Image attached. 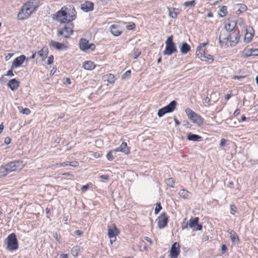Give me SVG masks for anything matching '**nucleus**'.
Returning a JSON list of instances; mask_svg holds the SVG:
<instances>
[{"label":"nucleus","instance_id":"f257e3e1","mask_svg":"<svg viewBox=\"0 0 258 258\" xmlns=\"http://www.w3.org/2000/svg\"><path fill=\"white\" fill-rule=\"evenodd\" d=\"M223 34L221 32L219 37V42L221 45H223L222 43L227 42L228 41L231 43V46L235 45L239 41V30H235L232 32H229L226 36H224Z\"/></svg>","mask_w":258,"mask_h":258},{"label":"nucleus","instance_id":"f03ea898","mask_svg":"<svg viewBox=\"0 0 258 258\" xmlns=\"http://www.w3.org/2000/svg\"><path fill=\"white\" fill-rule=\"evenodd\" d=\"M7 244L6 249L10 251H13L17 250L19 248L18 241L16 235L12 233L8 235L6 239Z\"/></svg>","mask_w":258,"mask_h":258},{"label":"nucleus","instance_id":"7ed1b4c3","mask_svg":"<svg viewBox=\"0 0 258 258\" xmlns=\"http://www.w3.org/2000/svg\"><path fill=\"white\" fill-rule=\"evenodd\" d=\"M173 35H170L167 38V39L165 41L166 47L165 50L163 51V54L164 55H170L172 53L177 51L176 46L173 41Z\"/></svg>","mask_w":258,"mask_h":258},{"label":"nucleus","instance_id":"20e7f679","mask_svg":"<svg viewBox=\"0 0 258 258\" xmlns=\"http://www.w3.org/2000/svg\"><path fill=\"white\" fill-rule=\"evenodd\" d=\"M185 111L188 117L194 123L198 126L203 124L204 122L203 118L200 115L195 112L192 109L189 108H187Z\"/></svg>","mask_w":258,"mask_h":258},{"label":"nucleus","instance_id":"39448f33","mask_svg":"<svg viewBox=\"0 0 258 258\" xmlns=\"http://www.w3.org/2000/svg\"><path fill=\"white\" fill-rule=\"evenodd\" d=\"M25 164L22 160H14L7 164V170L11 172L13 171H19L23 168Z\"/></svg>","mask_w":258,"mask_h":258},{"label":"nucleus","instance_id":"423d86ee","mask_svg":"<svg viewBox=\"0 0 258 258\" xmlns=\"http://www.w3.org/2000/svg\"><path fill=\"white\" fill-rule=\"evenodd\" d=\"M176 104L177 102L175 100L171 101L169 104L159 109L157 113L158 116L161 117L166 113L173 112L176 108Z\"/></svg>","mask_w":258,"mask_h":258},{"label":"nucleus","instance_id":"0eeeda50","mask_svg":"<svg viewBox=\"0 0 258 258\" xmlns=\"http://www.w3.org/2000/svg\"><path fill=\"white\" fill-rule=\"evenodd\" d=\"M52 18L54 20L59 22L61 24L67 23L68 19L66 18L64 7H62L60 10L53 14Z\"/></svg>","mask_w":258,"mask_h":258},{"label":"nucleus","instance_id":"6e6552de","mask_svg":"<svg viewBox=\"0 0 258 258\" xmlns=\"http://www.w3.org/2000/svg\"><path fill=\"white\" fill-rule=\"evenodd\" d=\"M79 47L80 49L84 51L87 50H91L93 51L95 49V45L93 43L90 44L89 41L85 38H81L79 40Z\"/></svg>","mask_w":258,"mask_h":258},{"label":"nucleus","instance_id":"1a4fd4ad","mask_svg":"<svg viewBox=\"0 0 258 258\" xmlns=\"http://www.w3.org/2000/svg\"><path fill=\"white\" fill-rule=\"evenodd\" d=\"M32 13L24 5L21 7L17 15V19L19 20H23L29 17Z\"/></svg>","mask_w":258,"mask_h":258},{"label":"nucleus","instance_id":"9d476101","mask_svg":"<svg viewBox=\"0 0 258 258\" xmlns=\"http://www.w3.org/2000/svg\"><path fill=\"white\" fill-rule=\"evenodd\" d=\"M209 44V41L207 40L205 43H201L198 45L197 48L196 54L197 56L201 59V60H207V59H204L203 57H206V53L205 52V46Z\"/></svg>","mask_w":258,"mask_h":258},{"label":"nucleus","instance_id":"9b49d317","mask_svg":"<svg viewBox=\"0 0 258 258\" xmlns=\"http://www.w3.org/2000/svg\"><path fill=\"white\" fill-rule=\"evenodd\" d=\"M158 227L159 229L165 228L168 222V217L166 212H162L157 219Z\"/></svg>","mask_w":258,"mask_h":258},{"label":"nucleus","instance_id":"f8f14e48","mask_svg":"<svg viewBox=\"0 0 258 258\" xmlns=\"http://www.w3.org/2000/svg\"><path fill=\"white\" fill-rule=\"evenodd\" d=\"M64 11L66 13V18L69 17L71 19L68 20L67 23L72 22L76 18L77 12L75 10V8L73 6H69V7H64Z\"/></svg>","mask_w":258,"mask_h":258},{"label":"nucleus","instance_id":"ddd939ff","mask_svg":"<svg viewBox=\"0 0 258 258\" xmlns=\"http://www.w3.org/2000/svg\"><path fill=\"white\" fill-rule=\"evenodd\" d=\"M199 218H191L188 221L189 227L194 231L202 230L203 226L199 224Z\"/></svg>","mask_w":258,"mask_h":258},{"label":"nucleus","instance_id":"4468645a","mask_svg":"<svg viewBox=\"0 0 258 258\" xmlns=\"http://www.w3.org/2000/svg\"><path fill=\"white\" fill-rule=\"evenodd\" d=\"M170 251V258H177L180 253L179 244L177 242H174L172 245Z\"/></svg>","mask_w":258,"mask_h":258},{"label":"nucleus","instance_id":"2eb2a0df","mask_svg":"<svg viewBox=\"0 0 258 258\" xmlns=\"http://www.w3.org/2000/svg\"><path fill=\"white\" fill-rule=\"evenodd\" d=\"M119 231L115 224H111L108 226L107 234L109 238H115L118 234Z\"/></svg>","mask_w":258,"mask_h":258},{"label":"nucleus","instance_id":"dca6fc26","mask_svg":"<svg viewBox=\"0 0 258 258\" xmlns=\"http://www.w3.org/2000/svg\"><path fill=\"white\" fill-rule=\"evenodd\" d=\"M24 5L29 8L32 13H33L39 6V1L38 0H29Z\"/></svg>","mask_w":258,"mask_h":258},{"label":"nucleus","instance_id":"f3484780","mask_svg":"<svg viewBox=\"0 0 258 258\" xmlns=\"http://www.w3.org/2000/svg\"><path fill=\"white\" fill-rule=\"evenodd\" d=\"M26 56L24 55H21L20 56L17 57L14 60L12 64V69L17 68L20 67L26 59Z\"/></svg>","mask_w":258,"mask_h":258},{"label":"nucleus","instance_id":"a211bd4d","mask_svg":"<svg viewBox=\"0 0 258 258\" xmlns=\"http://www.w3.org/2000/svg\"><path fill=\"white\" fill-rule=\"evenodd\" d=\"M49 45L50 47H53L56 50H63L66 49L67 48L63 43L57 42L53 40L49 41Z\"/></svg>","mask_w":258,"mask_h":258},{"label":"nucleus","instance_id":"6ab92c4d","mask_svg":"<svg viewBox=\"0 0 258 258\" xmlns=\"http://www.w3.org/2000/svg\"><path fill=\"white\" fill-rule=\"evenodd\" d=\"M236 26V22L235 21H227L225 25V28L226 30L228 32H231L234 30H237L235 29Z\"/></svg>","mask_w":258,"mask_h":258},{"label":"nucleus","instance_id":"aec40b11","mask_svg":"<svg viewBox=\"0 0 258 258\" xmlns=\"http://www.w3.org/2000/svg\"><path fill=\"white\" fill-rule=\"evenodd\" d=\"M69 26H64L63 28L65 32V38H69L71 35L73 34L74 24L73 23H70Z\"/></svg>","mask_w":258,"mask_h":258},{"label":"nucleus","instance_id":"412c9836","mask_svg":"<svg viewBox=\"0 0 258 258\" xmlns=\"http://www.w3.org/2000/svg\"><path fill=\"white\" fill-rule=\"evenodd\" d=\"M20 83L16 79H13L9 81L8 86L13 91H16L19 87Z\"/></svg>","mask_w":258,"mask_h":258},{"label":"nucleus","instance_id":"4be33fe9","mask_svg":"<svg viewBox=\"0 0 258 258\" xmlns=\"http://www.w3.org/2000/svg\"><path fill=\"white\" fill-rule=\"evenodd\" d=\"M94 4L92 2L87 1L81 5V9L85 12L91 11L93 10Z\"/></svg>","mask_w":258,"mask_h":258},{"label":"nucleus","instance_id":"5701e85b","mask_svg":"<svg viewBox=\"0 0 258 258\" xmlns=\"http://www.w3.org/2000/svg\"><path fill=\"white\" fill-rule=\"evenodd\" d=\"M169 16L172 18L175 19L180 13L181 10L175 8H168Z\"/></svg>","mask_w":258,"mask_h":258},{"label":"nucleus","instance_id":"b1692460","mask_svg":"<svg viewBox=\"0 0 258 258\" xmlns=\"http://www.w3.org/2000/svg\"><path fill=\"white\" fill-rule=\"evenodd\" d=\"M110 32L112 35L118 36L122 33L120 28L117 25H112L110 27Z\"/></svg>","mask_w":258,"mask_h":258},{"label":"nucleus","instance_id":"393cba45","mask_svg":"<svg viewBox=\"0 0 258 258\" xmlns=\"http://www.w3.org/2000/svg\"><path fill=\"white\" fill-rule=\"evenodd\" d=\"M178 195L180 198L184 199H189L192 196V194L185 189L180 190Z\"/></svg>","mask_w":258,"mask_h":258},{"label":"nucleus","instance_id":"a878e982","mask_svg":"<svg viewBox=\"0 0 258 258\" xmlns=\"http://www.w3.org/2000/svg\"><path fill=\"white\" fill-rule=\"evenodd\" d=\"M237 8V9L235 13L237 15L243 13L247 10V6L243 4H237L235 7V9H236Z\"/></svg>","mask_w":258,"mask_h":258},{"label":"nucleus","instance_id":"bb28decb","mask_svg":"<svg viewBox=\"0 0 258 258\" xmlns=\"http://www.w3.org/2000/svg\"><path fill=\"white\" fill-rule=\"evenodd\" d=\"M37 53L39 56L41 57L42 60H44L48 55V49L47 46H44L42 47L39 51H38Z\"/></svg>","mask_w":258,"mask_h":258},{"label":"nucleus","instance_id":"cd10ccee","mask_svg":"<svg viewBox=\"0 0 258 258\" xmlns=\"http://www.w3.org/2000/svg\"><path fill=\"white\" fill-rule=\"evenodd\" d=\"M187 139L189 141L199 142L201 140L202 137L198 135L192 134L191 133H189L187 134Z\"/></svg>","mask_w":258,"mask_h":258},{"label":"nucleus","instance_id":"c85d7f7f","mask_svg":"<svg viewBox=\"0 0 258 258\" xmlns=\"http://www.w3.org/2000/svg\"><path fill=\"white\" fill-rule=\"evenodd\" d=\"M83 68L87 70H92L95 69V65L93 61H85L83 63Z\"/></svg>","mask_w":258,"mask_h":258},{"label":"nucleus","instance_id":"c756f323","mask_svg":"<svg viewBox=\"0 0 258 258\" xmlns=\"http://www.w3.org/2000/svg\"><path fill=\"white\" fill-rule=\"evenodd\" d=\"M227 232L230 234V239L232 242H239V237L236 233L233 230H228Z\"/></svg>","mask_w":258,"mask_h":258},{"label":"nucleus","instance_id":"7c9ffc66","mask_svg":"<svg viewBox=\"0 0 258 258\" xmlns=\"http://www.w3.org/2000/svg\"><path fill=\"white\" fill-rule=\"evenodd\" d=\"M180 50L182 54H186L190 50V46L186 42H183L180 48Z\"/></svg>","mask_w":258,"mask_h":258},{"label":"nucleus","instance_id":"2f4dec72","mask_svg":"<svg viewBox=\"0 0 258 258\" xmlns=\"http://www.w3.org/2000/svg\"><path fill=\"white\" fill-rule=\"evenodd\" d=\"M120 152L127 155L130 153V148L127 147V143L122 142L121 145L119 147Z\"/></svg>","mask_w":258,"mask_h":258},{"label":"nucleus","instance_id":"473e14b6","mask_svg":"<svg viewBox=\"0 0 258 258\" xmlns=\"http://www.w3.org/2000/svg\"><path fill=\"white\" fill-rule=\"evenodd\" d=\"M104 79L110 84H113L115 81V76L112 74H108L105 75Z\"/></svg>","mask_w":258,"mask_h":258},{"label":"nucleus","instance_id":"72a5a7b5","mask_svg":"<svg viewBox=\"0 0 258 258\" xmlns=\"http://www.w3.org/2000/svg\"><path fill=\"white\" fill-rule=\"evenodd\" d=\"M7 164L0 167V177L5 176L11 172L9 171H7Z\"/></svg>","mask_w":258,"mask_h":258},{"label":"nucleus","instance_id":"f704fd0d","mask_svg":"<svg viewBox=\"0 0 258 258\" xmlns=\"http://www.w3.org/2000/svg\"><path fill=\"white\" fill-rule=\"evenodd\" d=\"M80 251V247L78 245H75L72 247L71 250V253L74 257L78 255L79 252Z\"/></svg>","mask_w":258,"mask_h":258},{"label":"nucleus","instance_id":"c9c22d12","mask_svg":"<svg viewBox=\"0 0 258 258\" xmlns=\"http://www.w3.org/2000/svg\"><path fill=\"white\" fill-rule=\"evenodd\" d=\"M242 55L244 58L252 56V48L244 49L242 52Z\"/></svg>","mask_w":258,"mask_h":258},{"label":"nucleus","instance_id":"e433bc0d","mask_svg":"<svg viewBox=\"0 0 258 258\" xmlns=\"http://www.w3.org/2000/svg\"><path fill=\"white\" fill-rule=\"evenodd\" d=\"M165 182L167 186L170 187H174L175 184V180L173 178H168L165 180Z\"/></svg>","mask_w":258,"mask_h":258},{"label":"nucleus","instance_id":"4c0bfd02","mask_svg":"<svg viewBox=\"0 0 258 258\" xmlns=\"http://www.w3.org/2000/svg\"><path fill=\"white\" fill-rule=\"evenodd\" d=\"M220 11L222 13L219 14L220 17H223L228 14L227 8L226 6H222L220 9Z\"/></svg>","mask_w":258,"mask_h":258},{"label":"nucleus","instance_id":"58836bf2","mask_svg":"<svg viewBox=\"0 0 258 258\" xmlns=\"http://www.w3.org/2000/svg\"><path fill=\"white\" fill-rule=\"evenodd\" d=\"M253 36V33L246 32L244 38V41L245 42H249L252 38Z\"/></svg>","mask_w":258,"mask_h":258},{"label":"nucleus","instance_id":"ea45409f","mask_svg":"<svg viewBox=\"0 0 258 258\" xmlns=\"http://www.w3.org/2000/svg\"><path fill=\"white\" fill-rule=\"evenodd\" d=\"M133 58L134 59L137 58L141 54V51L137 48H135L133 51Z\"/></svg>","mask_w":258,"mask_h":258},{"label":"nucleus","instance_id":"a19ab883","mask_svg":"<svg viewBox=\"0 0 258 258\" xmlns=\"http://www.w3.org/2000/svg\"><path fill=\"white\" fill-rule=\"evenodd\" d=\"M19 111L24 114L28 115L30 113L31 111L28 108H23V107H18Z\"/></svg>","mask_w":258,"mask_h":258},{"label":"nucleus","instance_id":"79ce46f5","mask_svg":"<svg viewBox=\"0 0 258 258\" xmlns=\"http://www.w3.org/2000/svg\"><path fill=\"white\" fill-rule=\"evenodd\" d=\"M196 4V1L195 0H192L190 1H187L185 2L183 4V5L186 7H194Z\"/></svg>","mask_w":258,"mask_h":258},{"label":"nucleus","instance_id":"37998d69","mask_svg":"<svg viewBox=\"0 0 258 258\" xmlns=\"http://www.w3.org/2000/svg\"><path fill=\"white\" fill-rule=\"evenodd\" d=\"M106 158L109 161H112L114 159L112 155V152L111 151H109L106 155Z\"/></svg>","mask_w":258,"mask_h":258},{"label":"nucleus","instance_id":"c03bdc74","mask_svg":"<svg viewBox=\"0 0 258 258\" xmlns=\"http://www.w3.org/2000/svg\"><path fill=\"white\" fill-rule=\"evenodd\" d=\"M162 209V206H161V204L157 203L155 209L154 213L155 214H158L160 211Z\"/></svg>","mask_w":258,"mask_h":258},{"label":"nucleus","instance_id":"a18cd8bd","mask_svg":"<svg viewBox=\"0 0 258 258\" xmlns=\"http://www.w3.org/2000/svg\"><path fill=\"white\" fill-rule=\"evenodd\" d=\"M57 36L58 37H59L60 36H62L64 38L65 32H64L63 28L59 29V30H57Z\"/></svg>","mask_w":258,"mask_h":258},{"label":"nucleus","instance_id":"49530a36","mask_svg":"<svg viewBox=\"0 0 258 258\" xmlns=\"http://www.w3.org/2000/svg\"><path fill=\"white\" fill-rule=\"evenodd\" d=\"M69 161L63 162L62 163H57L56 165V167H64L69 165Z\"/></svg>","mask_w":258,"mask_h":258},{"label":"nucleus","instance_id":"de8ad7c7","mask_svg":"<svg viewBox=\"0 0 258 258\" xmlns=\"http://www.w3.org/2000/svg\"><path fill=\"white\" fill-rule=\"evenodd\" d=\"M203 58H204V59H207V60H203V61H209L210 60H211V61H213V56L212 55H211L210 54H208L207 53L206 54V57L203 56Z\"/></svg>","mask_w":258,"mask_h":258},{"label":"nucleus","instance_id":"09e8293b","mask_svg":"<svg viewBox=\"0 0 258 258\" xmlns=\"http://www.w3.org/2000/svg\"><path fill=\"white\" fill-rule=\"evenodd\" d=\"M54 57L52 55H50L47 59V64L50 65L52 64L53 62Z\"/></svg>","mask_w":258,"mask_h":258},{"label":"nucleus","instance_id":"8fccbe9b","mask_svg":"<svg viewBox=\"0 0 258 258\" xmlns=\"http://www.w3.org/2000/svg\"><path fill=\"white\" fill-rule=\"evenodd\" d=\"M131 74V71L130 70L126 71L124 74L122 76V79H125L126 78L130 76Z\"/></svg>","mask_w":258,"mask_h":258},{"label":"nucleus","instance_id":"3c124183","mask_svg":"<svg viewBox=\"0 0 258 258\" xmlns=\"http://www.w3.org/2000/svg\"><path fill=\"white\" fill-rule=\"evenodd\" d=\"M69 165L72 167H77L79 165V163L76 161L70 162Z\"/></svg>","mask_w":258,"mask_h":258},{"label":"nucleus","instance_id":"603ef678","mask_svg":"<svg viewBox=\"0 0 258 258\" xmlns=\"http://www.w3.org/2000/svg\"><path fill=\"white\" fill-rule=\"evenodd\" d=\"M227 249V246L225 244H222L221 246V253H225Z\"/></svg>","mask_w":258,"mask_h":258},{"label":"nucleus","instance_id":"864d4df0","mask_svg":"<svg viewBox=\"0 0 258 258\" xmlns=\"http://www.w3.org/2000/svg\"><path fill=\"white\" fill-rule=\"evenodd\" d=\"M89 188V185L88 184L82 186L81 188V191L82 192H85Z\"/></svg>","mask_w":258,"mask_h":258},{"label":"nucleus","instance_id":"5fc2aeb1","mask_svg":"<svg viewBox=\"0 0 258 258\" xmlns=\"http://www.w3.org/2000/svg\"><path fill=\"white\" fill-rule=\"evenodd\" d=\"M13 69H12V67H11V69L7 72L6 76H11V77L14 76V75L13 73Z\"/></svg>","mask_w":258,"mask_h":258},{"label":"nucleus","instance_id":"6e6d98bb","mask_svg":"<svg viewBox=\"0 0 258 258\" xmlns=\"http://www.w3.org/2000/svg\"><path fill=\"white\" fill-rule=\"evenodd\" d=\"M252 55L257 56L258 55V49L252 48Z\"/></svg>","mask_w":258,"mask_h":258},{"label":"nucleus","instance_id":"4d7b16f0","mask_svg":"<svg viewBox=\"0 0 258 258\" xmlns=\"http://www.w3.org/2000/svg\"><path fill=\"white\" fill-rule=\"evenodd\" d=\"M11 142V139L10 137H7L5 139L4 142L6 144L9 145Z\"/></svg>","mask_w":258,"mask_h":258},{"label":"nucleus","instance_id":"13d9d810","mask_svg":"<svg viewBox=\"0 0 258 258\" xmlns=\"http://www.w3.org/2000/svg\"><path fill=\"white\" fill-rule=\"evenodd\" d=\"M230 209L234 213H235L237 211V208L234 205H232L230 206Z\"/></svg>","mask_w":258,"mask_h":258},{"label":"nucleus","instance_id":"bf43d9fd","mask_svg":"<svg viewBox=\"0 0 258 258\" xmlns=\"http://www.w3.org/2000/svg\"><path fill=\"white\" fill-rule=\"evenodd\" d=\"M226 140L225 139H222L220 141V146H224L226 144Z\"/></svg>","mask_w":258,"mask_h":258},{"label":"nucleus","instance_id":"052dcab7","mask_svg":"<svg viewBox=\"0 0 258 258\" xmlns=\"http://www.w3.org/2000/svg\"><path fill=\"white\" fill-rule=\"evenodd\" d=\"M144 239H145L146 241H147V242H148L149 243H150V244L151 245V244H152V243H153L152 240H151V239L150 237H149L145 236V237H144Z\"/></svg>","mask_w":258,"mask_h":258},{"label":"nucleus","instance_id":"680f3d73","mask_svg":"<svg viewBox=\"0 0 258 258\" xmlns=\"http://www.w3.org/2000/svg\"><path fill=\"white\" fill-rule=\"evenodd\" d=\"M135 28V25L134 23H132L131 25L127 26V28L128 30H133Z\"/></svg>","mask_w":258,"mask_h":258},{"label":"nucleus","instance_id":"e2e57ef3","mask_svg":"<svg viewBox=\"0 0 258 258\" xmlns=\"http://www.w3.org/2000/svg\"><path fill=\"white\" fill-rule=\"evenodd\" d=\"M100 178L103 179L108 180L109 179V176L108 175H102L100 176Z\"/></svg>","mask_w":258,"mask_h":258},{"label":"nucleus","instance_id":"0e129e2a","mask_svg":"<svg viewBox=\"0 0 258 258\" xmlns=\"http://www.w3.org/2000/svg\"><path fill=\"white\" fill-rule=\"evenodd\" d=\"M56 68L53 67L50 71V76L53 75L54 74V73L56 72Z\"/></svg>","mask_w":258,"mask_h":258},{"label":"nucleus","instance_id":"69168bd1","mask_svg":"<svg viewBox=\"0 0 258 258\" xmlns=\"http://www.w3.org/2000/svg\"><path fill=\"white\" fill-rule=\"evenodd\" d=\"M240 110L239 109H236L233 113V115L236 116L240 113Z\"/></svg>","mask_w":258,"mask_h":258},{"label":"nucleus","instance_id":"338daca9","mask_svg":"<svg viewBox=\"0 0 258 258\" xmlns=\"http://www.w3.org/2000/svg\"><path fill=\"white\" fill-rule=\"evenodd\" d=\"M75 233L78 236H81L83 234V232L81 230H76Z\"/></svg>","mask_w":258,"mask_h":258},{"label":"nucleus","instance_id":"774afa93","mask_svg":"<svg viewBox=\"0 0 258 258\" xmlns=\"http://www.w3.org/2000/svg\"><path fill=\"white\" fill-rule=\"evenodd\" d=\"M68 257H69V255L68 254L63 253V254H61L60 255V258H68Z\"/></svg>","mask_w":258,"mask_h":258}]
</instances>
